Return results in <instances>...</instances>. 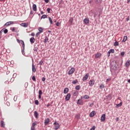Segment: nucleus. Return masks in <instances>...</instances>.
Wrapping results in <instances>:
<instances>
[{
	"label": "nucleus",
	"instance_id": "1",
	"mask_svg": "<svg viewBox=\"0 0 130 130\" xmlns=\"http://www.w3.org/2000/svg\"><path fill=\"white\" fill-rule=\"evenodd\" d=\"M89 86H91V87L94 86L95 85V80L91 79L89 82Z\"/></svg>",
	"mask_w": 130,
	"mask_h": 130
},
{
	"label": "nucleus",
	"instance_id": "2",
	"mask_svg": "<svg viewBox=\"0 0 130 130\" xmlns=\"http://www.w3.org/2000/svg\"><path fill=\"white\" fill-rule=\"evenodd\" d=\"M75 73V68H72L68 72V75H73Z\"/></svg>",
	"mask_w": 130,
	"mask_h": 130
},
{
	"label": "nucleus",
	"instance_id": "3",
	"mask_svg": "<svg viewBox=\"0 0 130 130\" xmlns=\"http://www.w3.org/2000/svg\"><path fill=\"white\" fill-rule=\"evenodd\" d=\"M89 77V73H86V74L83 77L82 81H86L88 80V78Z\"/></svg>",
	"mask_w": 130,
	"mask_h": 130
},
{
	"label": "nucleus",
	"instance_id": "4",
	"mask_svg": "<svg viewBox=\"0 0 130 130\" xmlns=\"http://www.w3.org/2000/svg\"><path fill=\"white\" fill-rule=\"evenodd\" d=\"M90 20H89V18H86L83 20V23L85 24V25H87V24H89V22Z\"/></svg>",
	"mask_w": 130,
	"mask_h": 130
},
{
	"label": "nucleus",
	"instance_id": "5",
	"mask_svg": "<svg viewBox=\"0 0 130 130\" xmlns=\"http://www.w3.org/2000/svg\"><path fill=\"white\" fill-rule=\"evenodd\" d=\"M22 48L21 49V52L23 55H25V44L22 45Z\"/></svg>",
	"mask_w": 130,
	"mask_h": 130
},
{
	"label": "nucleus",
	"instance_id": "6",
	"mask_svg": "<svg viewBox=\"0 0 130 130\" xmlns=\"http://www.w3.org/2000/svg\"><path fill=\"white\" fill-rule=\"evenodd\" d=\"M96 115V111H92L90 114L89 116L90 117H93V116H95Z\"/></svg>",
	"mask_w": 130,
	"mask_h": 130
},
{
	"label": "nucleus",
	"instance_id": "7",
	"mask_svg": "<svg viewBox=\"0 0 130 130\" xmlns=\"http://www.w3.org/2000/svg\"><path fill=\"white\" fill-rule=\"evenodd\" d=\"M71 99V93H68L67 94L66 98H65V100L66 101H69Z\"/></svg>",
	"mask_w": 130,
	"mask_h": 130
},
{
	"label": "nucleus",
	"instance_id": "8",
	"mask_svg": "<svg viewBox=\"0 0 130 130\" xmlns=\"http://www.w3.org/2000/svg\"><path fill=\"white\" fill-rule=\"evenodd\" d=\"M106 118L105 114H104L101 116V121H105V119Z\"/></svg>",
	"mask_w": 130,
	"mask_h": 130
},
{
	"label": "nucleus",
	"instance_id": "9",
	"mask_svg": "<svg viewBox=\"0 0 130 130\" xmlns=\"http://www.w3.org/2000/svg\"><path fill=\"white\" fill-rule=\"evenodd\" d=\"M49 121H50V119L49 118H46L45 119V122H44L45 125H47V124H48Z\"/></svg>",
	"mask_w": 130,
	"mask_h": 130
},
{
	"label": "nucleus",
	"instance_id": "10",
	"mask_svg": "<svg viewBox=\"0 0 130 130\" xmlns=\"http://www.w3.org/2000/svg\"><path fill=\"white\" fill-rule=\"evenodd\" d=\"M20 26L24 27V28H27L28 27V23H22L20 24Z\"/></svg>",
	"mask_w": 130,
	"mask_h": 130
},
{
	"label": "nucleus",
	"instance_id": "11",
	"mask_svg": "<svg viewBox=\"0 0 130 130\" xmlns=\"http://www.w3.org/2000/svg\"><path fill=\"white\" fill-rule=\"evenodd\" d=\"M101 55H102V54H101V53L98 52L95 55V58H99V57H100Z\"/></svg>",
	"mask_w": 130,
	"mask_h": 130
},
{
	"label": "nucleus",
	"instance_id": "12",
	"mask_svg": "<svg viewBox=\"0 0 130 130\" xmlns=\"http://www.w3.org/2000/svg\"><path fill=\"white\" fill-rule=\"evenodd\" d=\"M126 68H128L130 66V60H127L125 63Z\"/></svg>",
	"mask_w": 130,
	"mask_h": 130
},
{
	"label": "nucleus",
	"instance_id": "13",
	"mask_svg": "<svg viewBox=\"0 0 130 130\" xmlns=\"http://www.w3.org/2000/svg\"><path fill=\"white\" fill-rule=\"evenodd\" d=\"M32 10L34 12H36V11H37V6L36 4L32 5Z\"/></svg>",
	"mask_w": 130,
	"mask_h": 130
},
{
	"label": "nucleus",
	"instance_id": "14",
	"mask_svg": "<svg viewBox=\"0 0 130 130\" xmlns=\"http://www.w3.org/2000/svg\"><path fill=\"white\" fill-rule=\"evenodd\" d=\"M54 129L55 130H57V129H58V128H59V123H57L56 124L54 125Z\"/></svg>",
	"mask_w": 130,
	"mask_h": 130
},
{
	"label": "nucleus",
	"instance_id": "15",
	"mask_svg": "<svg viewBox=\"0 0 130 130\" xmlns=\"http://www.w3.org/2000/svg\"><path fill=\"white\" fill-rule=\"evenodd\" d=\"M29 41H30V43H31V44H32V43H34L35 42V39L34 38V37H31L29 39Z\"/></svg>",
	"mask_w": 130,
	"mask_h": 130
},
{
	"label": "nucleus",
	"instance_id": "16",
	"mask_svg": "<svg viewBox=\"0 0 130 130\" xmlns=\"http://www.w3.org/2000/svg\"><path fill=\"white\" fill-rule=\"evenodd\" d=\"M32 71L33 73H35L36 72V68H35V65L34 64H32Z\"/></svg>",
	"mask_w": 130,
	"mask_h": 130
},
{
	"label": "nucleus",
	"instance_id": "17",
	"mask_svg": "<svg viewBox=\"0 0 130 130\" xmlns=\"http://www.w3.org/2000/svg\"><path fill=\"white\" fill-rule=\"evenodd\" d=\"M69 92V88L68 87H66L64 89V90H63V93L64 94H67V93Z\"/></svg>",
	"mask_w": 130,
	"mask_h": 130
},
{
	"label": "nucleus",
	"instance_id": "18",
	"mask_svg": "<svg viewBox=\"0 0 130 130\" xmlns=\"http://www.w3.org/2000/svg\"><path fill=\"white\" fill-rule=\"evenodd\" d=\"M82 103H83V101H82L81 99L78 100L77 102V104H79V105H82Z\"/></svg>",
	"mask_w": 130,
	"mask_h": 130
},
{
	"label": "nucleus",
	"instance_id": "19",
	"mask_svg": "<svg viewBox=\"0 0 130 130\" xmlns=\"http://www.w3.org/2000/svg\"><path fill=\"white\" fill-rule=\"evenodd\" d=\"M38 115H39V114H38V112H37V111H35L34 112V116L36 117V118H38Z\"/></svg>",
	"mask_w": 130,
	"mask_h": 130
},
{
	"label": "nucleus",
	"instance_id": "20",
	"mask_svg": "<svg viewBox=\"0 0 130 130\" xmlns=\"http://www.w3.org/2000/svg\"><path fill=\"white\" fill-rule=\"evenodd\" d=\"M1 127H5V122L3 120L1 121Z\"/></svg>",
	"mask_w": 130,
	"mask_h": 130
},
{
	"label": "nucleus",
	"instance_id": "21",
	"mask_svg": "<svg viewBox=\"0 0 130 130\" xmlns=\"http://www.w3.org/2000/svg\"><path fill=\"white\" fill-rule=\"evenodd\" d=\"M127 40V36H124L123 40L122 41V42H125Z\"/></svg>",
	"mask_w": 130,
	"mask_h": 130
},
{
	"label": "nucleus",
	"instance_id": "22",
	"mask_svg": "<svg viewBox=\"0 0 130 130\" xmlns=\"http://www.w3.org/2000/svg\"><path fill=\"white\" fill-rule=\"evenodd\" d=\"M95 3L97 5H100L102 3V0H96Z\"/></svg>",
	"mask_w": 130,
	"mask_h": 130
},
{
	"label": "nucleus",
	"instance_id": "23",
	"mask_svg": "<svg viewBox=\"0 0 130 130\" xmlns=\"http://www.w3.org/2000/svg\"><path fill=\"white\" fill-rule=\"evenodd\" d=\"M105 87V86L104 85V84H101L100 85V88L101 90H103V89H104V87Z\"/></svg>",
	"mask_w": 130,
	"mask_h": 130
},
{
	"label": "nucleus",
	"instance_id": "24",
	"mask_svg": "<svg viewBox=\"0 0 130 130\" xmlns=\"http://www.w3.org/2000/svg\"><path fill=\"white\" fill-rule=\"evenodd\" d=\"M119 45V43L117 41H115V43H114V46H118Z\"/></svg>",
	"mask_w": 130,
	"mask_h": 130
},
{
	"label": "nucleus",
	"instance_id": "25",
	"mask_svg": "<svg viewBox=\"0 0 130 130\" xmlns=\"http://www.w3.org/2000/svg\"><path fill=\"white\" fill-rule=\"evenodd\" d=\"M73 21H74V18L73 17H71L69 19V22L71 24H73Z\"/></svg>",
	"mask_w": 130,
	"mask_h": 130
},
{
	"label": "nucleus",
	"instance_id": "26",
	"mask_svg": "<svg viewBox=\"0 0 130 130\" xmlns=\"http://www.w3.org/2000/svg\"><path fill=\"white\" fill-rule=\"evenodd\" d=\"M48 40H49L47 36H46L45 39L44 40V43H46V42H47V41H48Z\"/></svg>",
	"mask_w": 130,
	"mask_h": 130
},
{
	"label": "nucleus",
	"instance_id": "27",
	"mask_svg": "<svg viewBox=\"0 0 130 130\" xmlns=\"http://www.w3.org/2000/svg\"><path fill=\"white\" fill-rule=\"evenodd\" d=\"M3 32L4 34H7L8 32H9V30L7 28H4V29L3 30Z\"/></svg>",
	"mask_w": 130,
	"mask_h": 130
},
{
	"label": "nucleus",
	"instance_id": "28",
	"mask_svg": "<svg viewBox=\"0 0 130 130\" xmlns=\"http://www.w3.org/2000/svg\"><path fill=\"white\" fill-rule=\"evenodd\" d=\"M37 124V121H35L34 123H32L31 127H35V125Z\"/></svg>",
	"mask_w": 130,
	"mask_h": 130
},
{
	"label": "nucleus",
	"instance_id": "29",
	"mask_svg": "<svg viewBox=\"0 0 130 130\" xmlns=\"http://www.w3.org/2000/svg\"><path fill=\"white\" fill-rule=\"evenodd\" d=\"M76 90H80L81 89V86L80 85H77L75 87Z\"/></svg>",
	"mask_w": 130,
	"mask_h": 130
},
{
	"label": "nucleus",
	"instance_id": "30",
	"mask_svg": "<svg viewBox=\"0 0 130 130\" xmlns=\"http://www.w3.org/2000/svg\"><path fill=\"white\" fill-rule=\"evenodd\" d=\"M111 68H113V70H114V71H116V70H117L116 66H114L113 65H112Z\"/></svg>",
	"mask_w": 130,
	"mask_h": 130
},
{
	"label": "nucleus",
	"instance_id": "31",
	"mask_svg": "<svg viewBox=\"0 0 130 130\" xmlns=\"http://www.w3.org/2000/svg\"><path fill=\"white\" fill-rule=\"evenodd\" d=\"M47 18V15H43L41 17V19H45Z\"/></svg>",
	"mask_w": 130,
	"mask_h": 130
},
{
	"label": "nucleus",
	"instance_id": "32",
	"mask_svg": "<svg viewBox=\"0 0 130 130\" xmlns=\"http://www.w3.org/2000/svg\"><path fill=\"white\" fill-rule=\"evenodd\" d=\"M80 114L76 115L75 117L77 119V120H79V119H80Z\"/></svg>",
	"mask_w": 130,
	"mask_h": 130
},
{
	"label": "nucleus",
	"instance_id": "33",
	"mask_svg": "<svg viewBox=\"0 0 130 130\" xmlns=\"http://www.w3.org/2000/svg\"><path fill=\"white\" fill-rule=\"evenodd\" d=\"M77 83H78V80L76 79L75 80H73L72 81V84H73L74 85H76V84H77Z\"/></svg>",
	"mask_w": 130,
	"mask_h": 130
},
{
	"label": "nucleus",
	"instance_id": "34",
	"mask_svg": "<svg viewBox=\"0 0 130 130\" xmlns=\"http://www.w3.org/2000/svg\"><path fill=\"white\" fill-rule=\"evenodd\" d=\"M10 25H11V23L10 22V21L6 23L5 24H4V27H5V26H10Z\"/></svg>",
	"mask_w": 130,
	"mask_h": 130
},
{
	"label": "nucleus",
	"instance_id": "35",
	"mask_svg": "<svg viewBox=\"0 0 130 130\" xmlns=\"http://www.w3.org/2000/svg\"><path fill=\"white\" fill-rule=\"evenodd\" d=\"M38 30L39 31V32L41 34L42 33V32H43V29L41 27H39Z\"/></svg>",
	"mask_w": 130,
	"mask_h": 130
},
{
	"label": "nucleus",
	"instance_id": "36",
	"mask_svg": "<svg viewBox=\"0 0 130 130\" xmlns=\"http://www.w3.org/2000/svg\"><path fill=\"white\" fill-rule=\"evenodd\" d=\"M38 47L36 46V45H35L34 51H36L37 52L38 51Z\"/></svg>",
	"mask_w": 130,
	"mask_h": 130
},
{
	"label": "nucleus",
	"instance_id": "37",
	"mask_svg": "<svg viewBox=\"0 0 130 130\" xmlns=\"http://www.w3.org/2000/svg\"><path fill=\"white\" fill-rule=\"evenodd\" d=\"M49 21H50V24H53V22L52 21V19H51V17H49Z\"/></svg>",
	"mask_w": 130,
	"mask_h": 130
},
{
	"label": "nucleus",
	"instance_id": "38",
	"mask_svg": "<svg viewBox=\"0 0 130 130\" xmlns=\"http://www.w3.org/2000/svg\"><path fill=\"white\" fill-rule=\"evenodd\" d=\"M122 105V102H120L119 104H117V107H121V106Z\"/></svg>",
	"mask_w": 130,
	"mask_h": 130
},
{
	"label": "nucleus",
	"instance_id": "39",
	"mask_svg": "<svg viewBox=\"0 0 130 130\" xmlns=\"http://www.w3.org/2000/svg\"><path fill=\"white\" fill-rule=\"evenodd\" d=\"M124 54H125V52H124V51H123L121 52L120 55L122 57H123V56H124Z\"/></svg>",
	"mask_w": 130,
	"mask_h": 130
},
{
	"label": "nucleus",
	"instance_id": "40",
	"mask_svg": "<svg viewBox=\"0 0 130 130\" xmlns=\"http://www.w3.org/2000/svg\"><path fill=\"white\" fill-rule=\"evenodd\" d=\"M109 51L110 53H114V49H110Z\"/></svg>",
	"mask_w": 130,
	"mask_h": 130
},
{
	"label": "nucleus",
	"instance_id": "41",
	"mask_svg": "<svg viewBox=\"0 0 130 130\" xmlns=\"http://www.w3.org/2000/svg\"><path fill=\"white\" fill-rule=\"evenodd\" d=\"M16 29L15 27H11L10 30H11L12 32H15V30Z\"/></svg>",
	"mask_w": 130,
	"mask_h": 130
},
{
	"label": "nucleus",
	"instance_id": "42",
	"mask_svg": "<svg viewBox=\"0 0 130 130\" xmlns=\"http://www.w3.org/2000/svg\"><path fill=\"white\" fill-rule=\"evenodd\" d=\"M35 104H36V105H38L39 104V101H38V100H35Z\"/></svg>",
	"mask_w": 130,
	"mask_h": 130
},
{
	"label": "nucleus",
	"instance_id": "43",
	"mask_svg": "<svg viewBox=\"0 0 130 130\" xmlns=\"http://www.w3.org/2000/svg\"><path fill=\"white\" fill-rule=\"evenodd\" d=\"M83 98L84 99H89V95H85L83 96Z\"/></svg>",
	"mask_w": 130,
	"mask_h": 130
},
{
	"label": "nucleus",
	"instance_id": "44",
	"mask_svg": "<svg viewBox=\"0 0 130 130\" xmlns=\"http://www.w3.org/2000/svg\"><path fill=\"white\" fill-rule=\"evenodd\" d=\"M32 81H34V82H36V78L35 77V76H32Z\"/></svg>",
	"mask_w": 130,
	"mask_h": 130
},
{
	"label": "nucleus",
	"instance_id": "45",
	"mask_svg": "<svg viewBox=\"0 0 130 130\" xmlns=\"http://www.w3.org/2000/svg\"><path fill=\"white\" fill-rule=\"evenodd\" d=\"M47 12L48 14H50V8H48L47 9Z\"/></svg>",
	"mask_w": 130,
	"mask_h": 130
},
{
	"label": "nucleus",
	"instance_id": "46",
	"mask_svg": "<svg viewBox=\"0 0 130 130\" xmlns=\"http://www.w3.org/2000/svg\"><path fill=\"white\" fill-rule=\"evenodd\" d=\"M43 92H42V90H40L39 91V95H42Z\"/></svg>",
	"mask_w": 130,
	"mask_h": 130
},
{
	"label": "nucleus",
	"instance_id": "47",
	"mask_svg": "<svg viewBox=\"0 0 130 130\" xmlns=\"http://www.w3.org/2000/svg\"><path fill=\"white\" fill-rule=\"evenodd\" d=\"M44 61L41 60V61L39 62V64H40V66H42L43 64Z\"/></svg>",
	"mask_w": 130,
	"mask_h": 130
},
{
	"label": "nucleus",
	"instance_id": "48",
	"mask_svg": "<svg viewBox=\"0 0 130 130\" xmlns=\"http://www.w3.org/2000/svg\"><path fill=\"white\" fill-rule=\"evenodd\" d=\"M17 77V73H14L13 75V78L15 79Z\"/></svg>",
	"mask_w": 130,
	"mask_h": 130
},
{
	"label": "nucleus",
	"instance_id": "49",
	"mask_svg": "<svg viewBox=\"0 0 130 130\" xmlns=\"http://www.w3.org/2000/svg\"><path fill=\"white\" fill-rule=\"evenodd\" d=\"M111 81V78H108V79L106 80V83H108V82H109V81Z\"/></svg>",
	"mask_w": 130,
	"mask_h": 130
},
{
	"label": "nucleus",
	"instance_id": "50",
	"mask_svg": "<svg viewBox=\"0 0 130 130\" xmlns=\"http://www.w3.org/2000/svg\"><path fill=\"white\" fill-rule=\"evenodd\" d=\"M60 25V23L59 22H57L56 23V26H57V27H59V25Z\"/></svg>",
	"mask_w": 130,
	"mask_h": 130
},
{
	"label": "nucleus",
	"instance_id": "51",
	"mask_svg": "<svg viewBox=\"0 0 130 130\" xmlns=\"http://www.w3.org/2000/svg\"><path fill=\"white\" fill-rule=\"evenodd\" d=\"M41 33L39 32H38L36 34V37H38V36H39V35H40Z\"/></svg>",
	"mask_w": 130,
	"mask_h": 130
},
{
	"label": "nucleus",
	"instance_id": "52",
	"mask_svg": "<svg viewBox=\"0 0 130 130\" xmlns=\"http://www.w3.org/2000/svg\"><path fill=\"white\" fill-rule=\"evenodd\" d=\"M96 127L95 126H93L92 128H90V130H95Z\"/></svg>",
	"mask_w": 130,
	"mask_h": 130
},
{
	"label": "nucleus",
	"instance_id": "53",
	"mask_svg": "<svg viewBox=\"0 0 130 130\" xmlns=\"http://www.w3.org/2000/svg\"><path fill=\"white\" fill-rule=\"evenodd\" d=\"M20 42H21V44L22 45H23V44H25V43H24V41L20 40Z\"/></svg>",
	"mask_w": 130,
	"mask_h": 130
},
{
	"label": "nucleus",
	"instance_id": "54",
	"mask_svg": "<svg viewBox=\"0 0 130 130\" xmlns=\"http://www.w3.org/2000/svg\"><path fill=\"white\" fill-rule=\"evenodd\" d=\"M106 98H111V94H109L106 96Z\"/></svg>",
	"mask_w": 130,
	"mask_h": 130
},
{
	"label": "nucleus",
	"instance_id": "55",
	"mask_svg": "<svg viewBox=\"0 0 130 130\" xmlns=\"http://www.w3.org/2000/svg\"><path fill=\"white\" fill-rule=\"evenodd\" d=\"M4 30H5V28H3L1 30H0V33L1 34V35L3 34V32H4Z\"/></svg>",
	"mask_w": 130,
	"mask_h": 130
},
{
	"label": "nucleus",
	"instance_id": "56",
	"mask_svg": "<svg viewBox=\"0 0 130 130\" xmlns=\"http://www.w3.org/2000/svg\"><path fill=\"white\" fill-rule=\"evenodd\" d=\"M6 105H7V106H10V102H6Z\"/></svg>",
	"mask_w": 130,
	"mask_h": 130
},
{
	"label": "nucleus",
	"instance_id": "57",
	"mask_svg": "<svg viewBox=\"0 0 130 130\" xmlns=\"http://www.w3.org/2000/svg\"><path fill=\"white\" fill-rule=\"evenodd\" d=\"M46 80V78L45 77H43L42 79V82H45V81Z\"/></svg>",
	"mask_w": 130,
	"mask_h": 130
},
{
	"label": "nucleus",
	"instance_id": "58",
	"mask_svg": "<svg viewBox=\"0 0 130 130\" xmlns=\"http://www.w3.org/2000/svg\"><path fill=\"white\" fill-rule=\"evenodd\" d=\"M107 56H108V57H109V56H110V52H109V51L107 53Z\"/></svg>",
	"mask_w": 130,
	"mask_h": 130
},
{
	"label": "nucleus",
	"instance_id": "59",
	"mask_svg": "<svg viewBox=\"0 0 130 130\" xmlns=\"http://www.w3.org/2000/svg\"><path fill=\"white\" fill-rule=\"evenodd\" d=\"M45 3H46V4H48L49 3V0H45Z\"/></svg>",
	"mask_w": 130,
	"mask_h": 130
},
{
	"label": "nucleus",
	"instance_id": "60",
	"mask_svg": "<svg viewBox=\"0 0 130 130\" xmlns=\"http://www.w3.org/2000/svg\"><path fill=\"white\" fill-rule=\"evenodd\" d=\"M30 130H35V127H31Z\"/></svg>",
	"mask_w": 130,
	"mask_h": 130
},
{
	"label": "nucleus",
	"instance_id": "61",
	"mask_svg": "<svg viewBox=\"0 0 130 130\" xmlns=\"http://www.w3.org/2000/svg\"><path fill=\"white\" fill-rule=\"evenodd\" d=\"M126 21H129V16H127V17L126 19Z\"/></svg>",
	"mask_w": 130,
	"mask_h": 130
},
{
	"label": "nucleus",
	"instance_id": "62",
	"mask_svg": "<svg viewBox=\"0 0 130 130\" xmlns=\"http://www.w3.org/2000/svg\"><path fill=\"white\" fill-rule=\"evenodd\" d=\"M31 36H35V34L34 32H32L31 34H30Z\"/></svg>",
	"mask_w": 130,
	"mask_h": 130
},
{
	"label": "nucleus",
	"instance_id": "63",
	"mask_svg": "<svg viewBox=\"0 0 130 130\" xmlns=\"http://www.w3.org/2000/svg\"><path fill=\"white\" fill-rule=\"evenodd\" d=\"M14 79H15V78H13H13H11V80H10V82H14Z\"/></svg>",
	"mask_w": 130,
	"mask_h": 130
},
{
	"label": "nucleus",
	"instance_id": "64",
	"mask_svg": "<svg viewBox=\"0 0 130 130\" xmlns=\"http://www.w3.org/2000/svg\"><path fill=\"white\" fill-rule=\"evenodd\" d=\"M33 14H34V12L31 10V11H30V15H33Z\"/></svg>",
	"mask_w": 130,
	"mask_h": 130
}]
</instances>
